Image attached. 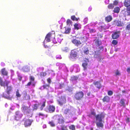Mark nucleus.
Instances as JSON below:
<instances>
[{
  "instance_id": "69168bd1",
  "label": "nucleus",
  "mask_w": 130,
  "mask_h": 130,
  "mask_svg": "<svg viewBox=\"0 0 130 130\" xmlns=\"http://www.w3.org/2000/svg\"><path fill=\"white\" fill-rule=\"evenodd\" d=\"M44 46L45 48H47L48 47V46L47 45H45V44L44 45Z\"/></svg>"
},
{
  "instance_id": "5701e85b",
  "label": "nucleus",
  "mask_w": 130,
  "mask_h": 130,
  "mask_svg": "<svg viewBox=\"0 0 130 130\" xmlns=\"http://www.w3.org/2000/svg\"><path fill=\"white\" fill-rule=\"evenodd\" d=\"M7 91L6 93H10V92L12 90V87L11 86H7Z\"/></svg>"
},
{
  "instance_id": "8fccbe9b",
  "label": "nucleus",
  "mask_w": 130,
  "mask_h": 130,
  "mask_svg": "<svg viewBox=\"0 0 130 130\" xmlns=\"http://www.w3.org/2000/svg\"><path fill=\"white\" fill-rule=\"evenodd\" d=\"M88 19L87 18H85L83 21V22L85 24L87 23L88 22Z\"/></svg>"
},
{
  "instance_id": "c9c22d12",
  "label": "nucleus",
  "mask_w": 130,
  "mask_h": 130,
  "mask_svg": "<svg viewBox=\"0 0 130 130\" xmlns=\"http://www.w3.org/2000/svg\"><path fill=\"white\" fill-rule=\"evenodd\" d=\"M58 123H59L62 124L64 122V121L63 119L58 118Z\"/></svg>"
},
{
  "instance_id": "6ab92c4d",
  "label": "nucleus",
  "mask_w": 130,
  "mask_h": 130,
  "mask_svg": "<svg viewBox=\"0 0 130 130\" xmlns=\"http://www.w3.org/2000/svg\"><path fill=\"white\" fill-rule=\"evenodd\" d=\"M110 98L108 96H105L102 99V101L103 102H108L110 101Z\"/></svg>"
},
{
  "instance_id": "2f4dec72",
  "label": "nucleus",
  "mask_w": 130,
  "mask_h": 130,
  "mask_svg": "<svg viewBox=\"0 0 130 130\" xmlns=\"http://www.w3.org/2000/svg\"><path fill=\"white\" fill-rule=\"evenodd\" d=\"M71 19L73 21H77L78 19H79V18H76L75 16L74 15L72 16L71 17Z\"/></svg>"
},
{
  "instance_id": "13d9d810",
  "label": "nucleus",
  "mask_w": 130,
  "mask_h": 130,
  "mask_svg": "<svg viewBox=\"0 0 130 130\" xmlns=\"http://www.w3.org/2000/svg\"><path fill=\"white\" fill-rule=\"evenodd\" d=\"M127 122H129V118H127L126 120Z\"/></svg>"
},
{
  "instance_id": "bb28decb",
  "label": "nucleus",
  "mask_w": 130,
  "mask_h": 130,
  "mask_svg": "<svg viewBox=\"0 0 130 130\" xmlns=\"http://www.w3.org/2000/svg\"><path fill=\"white\" fill-rule=\"evenodd\" d=\"M125 100L123 99H121L120 101V103L121 104V106L124 107L125 106V104L124 101Z\"/></svg>"
},
{
  "instance_id": "20e7f679",
  "label": "nucleus",
  "mask_w": 130,
  "mask_h": 130,
  "mask_svg": "<svg viewBox=\"0 0 130 130\" xmlns=\"http://www.w3.org/2000/svg\"><path fill=\"white\" fill-rule=\"evenodd\" d=\"M55 36V34L54 32H50L46 36L45 40L47 42H49L50 41L51 38H54Z\"/></svg>"
},
{
  "instance_id": "37998d69",
  "label": "nucleus",
  "mask_w": 130,
  "mask_h": 130,
  "mask_svg": "<svg viewBox=\"0 0 130 130\" xmlns=\"http://www.w3.org/2000/svg\"><path fill=\"white\" fill-rule=\"evenodd\" d=\"M74 28L76 29H77V30H78L79 29V27L78 25V24L76 23H75L74 25Z\"/></svg>"
},
{
  "instance_id": "f03ea898",
  "label": "nucleus",
  "mask_w": 130,
  "mask_h": 130,
  "mask_svg": "<svg viewBox=\"0 0 130 130\" xmlns=\"http://www.w3.org/2000/svg\"><path fill=\"white\" fill-rule=\"evenodd\" d=\"M124 4V6L127 8L126 11L124 10L122 11V13L125 17L130 16V0H125Z\"/></svg>"
},
{
  "instance_id": "052dcab7",
  "label": "nucleus",
  "mask_w": 130,
  "mask_h": 130,
  "mask_svg": "<svg viewBox=\"0 0 130 130\" xmlns=\"http://www.w3.org/2000/svg\"><path fill=\"white\" fill-rule=\"evenodd\" d=\"M91 93V92H89L88 93H87V96H89L90 95Z\"/></svg>"
},
{
  "instance_id": "9d476101",
  "label": "nucleus",
  "mask_w": 130,
  "mask_h": 130,
  "mask_svg": "<svg viewBox=\"0 0 130 130\" xmlns=\"http://www.w3.org/2000/svg\"><path fill=\"white\" fill-rule=\"evenodd\" d=\"M10 93H3L2 94V96L4 98L9 100H11L12 98L10 96Z\"/></svg>"
},
{
  "instance_id": "3c124183",
  "label": "nucleus",
  "mask_w": 130,
  "mask_h": 130,
  "mask_svg": "<svg viewBox=\"0 0 130 130\" xmlns=\"http://www.w3.org/2000/svg\"><path fill=\"white\" fill-rule=\"evenodd\" d=\"M115 73L116 75H120V73L119 71L118 70H116Z\"/></svg>"
},
{
  "instance_id": "de8ad7c7",
  "label": "nucleus",
  "mask_w": 130,
  "mask_h": 130,
  "mask_svg": "<svg viewBox=\"0 0 130 130\" xmlns=\"http://www.w3.org/2000/svg\"><path fill=\"white\" fill-rule=\"evenodd\" d=\"M113 94V92L112 91L110 90L108 92V94L110 96L111 95Z\"/></svg>"
},
{
  "instance_id": "7ed1b4c3",
  "label": "nucleus",
  "mask_w": 130,
  "mask_h": 130,
  "mask_svg": "<svg viewBox=\"0 0 130 130\" xmlns=\"http://www.w3.org/2000/svg\"><path fill=\"white\" fill-rule=\"evenodd\" d=\"M84 93L82 91L77 92L74 95V98L76 100H81L83 98Z\"/></svg>"
},
{
  "instance_id": "58836bf2",
  "label": "nucleus",
  "mask_w": 130,
  "mask_h": 130,
  "mask_svg": "<svg viewBox=\"0 0 130 130\" xmlns=\"http://www.w3.org/2000/svg\"><path fill=\"white\" fill-rule=\"evenodd\" d=\"M69 128L72 130H75V126L73 125H72L69 126Z\"/></svg>"
},
{
  "instance_id": "a18cd8bd",
  "label": "nucleus",
  "mask_w": 130,
  "mask_h": 130,
  "mask_svg": "<svg viewBox=\"0 0 130 130\" xmlns=\"http://www.w3.org/2000/svg\"><path fill=\"white\" fill-rule=\"evenodd\" d=\"M64 85V84L63 83L59 84V85L58 88L59 89H61L63 87Z\"/></svg>"
},
{
  "instance_id": "774afa93",
  "label": "nucleus",
  "mask_w": 130,
  "mask_h": 130,
  "mask_svg": "<svg viewBox=\"0 0 130 130\" xmlns=\"http://www.w3.org/2000/svg\"><path fill=\"white\" fill-rule=\"evenodd\" d=\"M58 117V116L57 115H56L54 116V117H55L56 118H57Z\"/></svg>"
},
{
  "instance_id": "72a5a7b5",
  "label": "nucleus",
  "mask_w": 130,
  "mask_h": 130,
  "mask_svg": "<svg viewBox=\"0 0 130 130\" xmlns=\"http://www.w3.org/2000/svg\"><path fill=\"white\" fill-rule=\"evenodd\" d=\"M78 79V77L77 76H73L71 77V80L72 81L77 80Z\"/></svg>"
},
{
  "instance_id": "49530a36",
  "label": "nucleus",
  "mask_w": 130,
  "mask_h": 130,
  "mask_svg": "<svg viewBox=\"0 0 130 130\" xmlns=\"http://www.w3.org/2000/svg\"><path fill=\"white\" fill-rule=\"evenodd\" d=\"M90 32V33H94L96 32V30L94 29H89Z\"/></svg>"
},
{
  "instance_id": "e2e57ef3",
  "label": "nucleus",
  "mask_w": 130,
  "mask_h": 130,
  "mask_svg": "<svg viewBox=\"0 0 130 130\" xmlns=\"http://www.w3.org/2000/svg\"><path fill=\"white\" fill-rule=\"evenodd\" d=\"M3 81L2 78L0 77V83Z\"/></svg>"
},
{
  "instance_id": "aec40b11",
  "label": "nucleus",
  "mask_w": 130,
  "mask_h": 130,
  "mask_svg": "<svg viewBox=\"0 0 130 130\" xmlns=\"http://www.w3.org/2000/svg\"><path fill=\"white\" fill-rule=\"evenodd\" d=\"M112 19V18L110 15H109L106 17L105 18V21L108 22H110Z\"/></svg>"
},
{
  "instance_id": "f8f14e48",
  "label": "nucleus",
  "mask_w": 130,
  "mask_h": 130,
  "mask_svg": "<svg viewBox=\"0 0 130 130\" xmlns=\"http://www.w3.org/2000/svg\"><path fill=\"white\" fill-rule=\"evenodd\" d=\"M55 106L53 105H50L48 106V110L49 112L52 113L55 112Z\"/></svg>"
},
{
  "instance_id": "b1692460",
  "label": "nucleus",
  "mask_w": 130,
  "mask_h": 130,
  "mask_svg": "<svg viewBox=\"0 0 130 130\" xmlns=\"http://www.w3.org/2000/svg\"><path fill=\"white\" fill-rule=\"evenodd\" d=\"M41 104V103L39 104H35L34 105L33 107V110H37L38 108V107L39 105Z\"/></svg>"
},
{
  "instance_id": "338daca9",
  "label": "nucleus",
  "mask_w": 130,
  "mask_h": 130,
  "mask_svg": "<svg viewBox=\"0 0 130 130\" xmlns=\"http://www.w3.org/2000/svg\"><path fill=\"white\" fill-rule=\"evenodd\" d=\"M24 94H25V97H26V96L27 95V93L26 92H25V93H24Z\"/></svg>"
},
{
  "instance_id": "dca6fc26",
  "label": "nucleus",
  "mask_w": 130,
  "mask_h": 130,
  "mask_svg": "<svg viewBox=\"0 0 130 130\" xmlns=\"http://www.w3.org/2000/svg\"><path fill=\"white\" fill-rule=\"evenodd\" d=\"M83 53L85 55H87L89 53V51L88 47L86 46H85L83 48Z\"/></svg>"
},
{
  "instance_id": "7c9ffc66",
  "label": "nucleus",
  "mask_w": 130,
  "mask_h": 130,
  "mask_svg": "<svg viewBox=\"0 0 130 130\" xmlns=\"http://www.w3.org/2000/svg\"><path fill=\"white\" fill-rule=\"evenodd\" d=\"M47 75L46 72H42L40 73V75L41 77H42L45 76Z\"/></svg>"
},
{
  "instance_id": "9b49d317",
  "label": "nucleus",
  "mask_w": 130,
  "mask_h": 130,
  "mask_svg": "<svg viewBox=\"0 0 130 130\" xmlns=\"http://www.w3.org/2000/svg\"><path fill=\"white\" fill-rule=\"evenodd\" d=\"M23 116L22 114L17 112L15 113V119L16 120L18 121Z\"/></svg>"
},
{
  "instance_id": "2eb2a0df",
  "label": "nucleus",
  "mask_w": 130,
  "mask_h": 130,
  "mask_svg": "<svg viewBox=\"0 0 130 130\" xmlns=\"http://www.w3.org/2000/svg\"><path fill=\"white\" fill-rule=\"evenodd\" d=\"M77 56V54L76 51H75L74 50H72L71 54L70 56L71 58H73L76 57Z\"/></svg>"
},
{
  "instance_id": "0e129e2a",
  "label": "nucleus",
  "mask_w": 130,
  "mask_h": 130,
  "mask_svg": "<svg viewBox=\"0 0 130 130\" xmlns=\"http://www.w3.org/2000/svg\"><path fill=\"white\" fill-rule=\"evenodd\" d=\"M122 92L123 93H125L126 92V91H125V90H123L122 91Z\"/></svg>"
},
{
  "instance_id": "680f3d73",
  "label": "nucleus",
  "mask_w": 130,
  "mask_h": 130,
  "mask_svg": "<svg viewBox=\"0 0 130 130\" xmlns=\"http://www.w3.org/2000/svg\"><path fill=\"white\" fill-rule=\"evenodd\" d=\"M99 48H100V50H103V47H102V46L100 47H99Z\"/></svg>"
},
{
  "instance_id": "a19ab883",
  "label": "nucleus",
  "mask_w": 130,
  "mask_h": 130,
  "mask_svg": "<svg viewBox=\"0 0 130 130\" xmlns=\"http://www.w3.org/2000/svg\"><path fill=\"white\" fill-rule=\"evenodd\" d=\"M70 30L71 28H67L66 29L64 33L66 34H69L70 33Z\"/></svg>"
},
{
  "instance_id": "1a4fd4ad",
  "label": "nucleus",
  "mask_w": 130,
  "mask_h": 130,
  "mask_svg": "<svg viewBox=\"0 0 130 130\" xmlns=\"http://www.w3.org/2000/svg\"><path fill=\"white\" fill-rule=\"evenodd\" d=\"M72 42L75 45L78 46L81 45L82 43L79 40L76 39H73L72 40Z\"/></svg>"
},
{
  "instance_id": "bf43d9fd",
  "label": "nucleus",
  "mask_w": 130,
  "mask_h": 130,
  "mask_svg": "<svg viewBox=\"0 0 130 130\" xmlns=\"http://www.w3.org/2000/svg\"><path fill=\"white\" fill-rule=\"evenodd\" d=\"M92 8H91V7H89L88 9V11H91L92 10Z\"/></svg>"
},
{
  "instance_id": "39448f33",
  "label": "nucleus",
  "mask_w": 130,
  "mask_h": 130,
  "mask_svg": "<svg viewBox=\"0 0 130 130\" xmlns=\"http://www.w3.org/2000/svg\"><path fill=\"white\" fill-rule=\"evenodd\" d=\"M57 101L58 104L62 106L66 103V98L64 96H61L59 97V99Z\"/></svg>"
},
{
  "instance_id": "4c0bfd02",
  "label": "nucleus",
  "mask_w": 130,
  "mask_h": 130,
  "mask_svg": "<svg viewBox=\"0 0 130 130\" xmlns=\"http://www.w3.org/2000/svg\"><path fill=\"white\" fill-rule=\"evenodd\" d=\"M48 124L52 127H54L55 126V124L53 121H49L48 122Z\"/></svg>"
},
{
  "instance_id": "f257e3e1",
  "label": "nucleus",
  "mask_w": 130,
  "mask_h": 130,
  "mask_svg": "<svg viewBox=\"0 0 130 130\" xmlns=\"http://www.w3.org/2000/svg\"><path fill=\"white\" fill-rule=\"evenodd\" d=\"M91 115L95 116L96 118V121H98L99 122H97L96 123V125L98 127H101L103 128V125L101 122L102 121V119L105 117V115L102 112L100 114L96 115V113L94 111H92L91 112Z\"/></svg>"
},
{
  "instance_id": "4d7b16f0",
  "label": "nucleus",
  "mask_w": 130,
  "mask_h": 130,
  "mask_svg": "<svg viewBox=\"0 0 130 130\" xmlns=\"http://www.w3.org/2000/svg\"><path fill=\"white\" fill-rule=\"evenodd\" d=\"M22 77L21 76H18V79L20 81L22 80Z\"/></svg>"
},
{
  "instance_id": "393cba45",
  "label": "nucleus",
  "mask_w": 130,
  "mask_h": 130,
  "mask_svg": "<svg viewBox=\"0 0 130 130\" xmlns=\"http://www.w3.org/2000/svg\"><path fill=\"white\" fill-rule=\"evenodd\" d=\"M61 128H59L60 130H68L67 126L65 125H61Z\"/></svg>"
},
{
  "instance_id": "603ef678",
  "label": "nucleus",
  "mask_w": 130,
  "mask_h": 130,
  "mask_svg": "<svg viewBox=\"0 0 130 130\" xmlns=\"http://www.w3.org/2000/svg\"><path fill=\"white\" fill-rule=\"evenodd\" d=\"M0 85L1 86L5 87V84L3 81L0 83Z\"/></svg>"
},
{
  "instance_id": "a878e982",
  "label": "nucleus",
  "mask_w": 130,
  "mask_h": 130,
  "mask_svg": "<svg viewBox=\"0 0 130 130\" xmlns=\"http://www.w3.org/2000/svg\"><path fill=\"white\" fill-rule=\"evenodd\" d=\"M120 10V8L118 7H116L114 8L113 11L114 13H118Z\"/></svg>"
},
{
  "instance_id": "ea45409f",
  "label": "nucleus",
  "mask_w": 130,
  "mask_h": 130,
  "mask_svg": "<svg viewBox=\"0 0 130 130\" xmlns=\"http://www.w3.org/2000/svg\"><path fill=\"white\" fill-rule=\"evenodd\" d=\"M16 96L17 97H20L21 96V95L19 93V90L18 89L16 92Z\"/></svg>"
},
{
  "instance_id": "c03bdc74",
  "label": "nucleus",
  "mask_w": 130,
  "mask_h": 130,
  "mask_svg": "<svg viewBox=\"0 0 130 130\" xmlns=\"http://www.w3.org/2000/svg\"><path fill=\"white\" fill-rule=\"evenodd\" d=\"M118 43V42L116 40H113L112 41V43L113 45H117Z\"/></svg>"
},
{
  "instance_id": "0eeeda50",
  "label": "nucleus",
  "mask_w": 130,
  "mask_h": 130,
  "mask_svg": "<svg viewBox=\"0 0 130 130\" xmlns=\"http://www.w3.org/2000/svg\"><path fill=\"white\" fill-rule=\"evenodd\" d=\"M23 120L24 121V124L26 127L30 126L32 122V121L29 119L25 120L23 119Z\"/></svg>"
},
{
  "instance_id": "f704fd0d",
  "label": "nucleus",
  "mask_w": 130,
  "mask_h": 130,
  "mask_svg": "<svg viewBox=\"0 0 130 130\" xmlns=\"http://www.w3.org/2000/svg\"><path fill=\"white\" fill-rule=\"evenodd\" d=\"M114 6L112 4H109L108 6V8L109 9H112L114 7Z\"/></svg>"
},
{
  "instance_id": "6e6d98bb",
  "label": "nucleus",
  "mask_w": 130,
  "mask_h": 130,
  "mask_svg": "<svg viewBox=\"0 0 130 130\" xmlns=\"http://www.w3.org/2000/svg\"><path fill=\"white\" fill-rule=\"evenodd\" d=\"M127 71L129 73H130V67H128L127 68Z\"/></svg>"
},
{
  "instance_id": "ddd939ff",
  "label": "nucleus",
  "mask_w": 130,
  "mask_h": 130,
  "mask_svg": "<svg viewBox=\"0 0 130 130\" xmlns=\"http://www.w3.org/2000/svg\"><path fill=\"white\" fill-rule=\"evenodd\" d=\"M120 32L119 31L114 32L111 36L112 38L114 39L118 38L119 36V34L120 33Z\"/></svg>"
},
{
  "instance_id": "412c9836",
  "label": "nucleus",
  "mask_w": 130,
  "mask_h": 130,
  "mask_svg": "<svg viewBox=\"0 0 130 130\" xmlns=\"http://www.w3.org/2000/svg\"><path fill=\"white\" fill-rule=\"evenodd\" d=\"M94 41H95V43L96 46L100 45L102 44V42L101 40L99 39L96 40H95Z\"/></svg>"
},
{
  "instance_id": "c756f323",
  "label": "nucleus",
  "mask_w": 130,
  "mask_h": 130,
  "mask_svg": "<svg viewBox=\"0 0 130 130\" xmlns=\"http://www.w3.org/2000/svg\"><path fill=\"white\" fill-rule=\"evenodd\" d=\"M125 29L126 31H128V32L130 33V23L127 25Z\"/></svg>"
},
{
  "instance_id": "4468645a",
  "label": "nucleus",
  "mask_w": 130,
  "mask_h": 130,
  "mask_svg": "<svg viewBox=\"0 0 130 130\" xmlns=\"http://www.w3.org/2000/svg\"><path fill=\"white\" fill-rule=\"evenodd\" d=\"M93 84L99 89H100L102 87V86L100 81L94 82L93 83Z\"/></svg>"
},
{
  "instance_id": "79ce46f5",
  "label": "nucleus",
  "mask_w": 130,
  "mask_h": 130,
  "mask_svg": "<svg viewBox=\"0 0 130 130\" xmlns=\"http://www.w3.org/2000/svg\"><path fill=\"white\" fill-rule=\"evenodd\" d=\"M66 23L67 25H70L72 24V22L70 19H68L67 20Z\"/></svg>"
},
{
  "instance_id": "6e6552de",
  "label": "nucleus",
  "mask_w": 130,
  "mask_h": 130,
  "mask_svg": "<svg viewBox=\"0 0 130 130\" xmlns=\"http://www.w3.org/2000/svg\"><path fill=\"white\" fill-rule=\"evenodd\" d=\"M30 81L28 83L27 85H26V86H29L32 84V85L35 86V84L34 83L35 81V78L32 76H29Z\"/></svg>"
},
{
  "instance_id": "e433bc0d",
  "label": "nucleus",
  "mask_w": 130,
  "mask_h": 130,
  "mask_svg": "<svg viewBox=\"0 0 130 130\" xmlns=\"http://www.w3.org/2000/svg\"><path fill=\"white\" fill-rule=\"evenodd\" d=\"M44 89H46L48 90V88L50 87V85L48 84L43 85L42 86Z\"/></svg>"
},
{
  "instance_id": "c85d7f7f",
  "label": "nucleus",
  "mask_w": 130,
  "mask_h": 130,
  "mask_svg": "<svg viewBox=\"0 0 130 130\" xmlns=\"http://www.w3.org/2000/svg\"><path fill=\"white\" fill-rule=\"evenodd\" d=\"M45 101H44L43 102L40 107V109L41 110H42L43 109V108L45 106Z\"/></svg>"
},
{
  "instance_id": "09e8293b",
  "label": "nucleus",
  "mask_w": 130,
  "mask_h": 130,
  "mask_svg": "<svg viewBox=\"0 0 130 130\" xmlns=\"http://www.w3.org/2000/svg\"><path fill=\"white\" fill-rule=\"evenodd\" d=\"M118 4V2L116 0H115L113 2V5L116 6Z\"/></svg>"
},
{
  "instance_id": "864d4df0",
  "label": "nucleus",
  "mask_w": 130,
  "mask_h": 130,
  "mask_svg": "<svg viewBox=\"0 0 130 130\" xmlns=\"http://www.w3.org/2000/svg\"><path fill=\"white\" fill-rule=\"evenodd\" d=\"M47 81L48 83L49 84H50L51 82V79L50 78L47 79Z\"/></svg>"
},
{
  "instance_id": "5fc2aeb1",
  "label": "nucleus",
  "mask_w": 130,
  "mask_h": 130,
  "mask_svg": "<svg viewBox=\"0 0 130 130\" xmlns=\"http://www.w3.org/2000/svg\"><path fill=\"white\" fill-rule=\"evenodd\" d=\"M10 83V82L9 81H7L6 82V86H8V84Z\"/></svg>"
},
{
  "instance_id": "473e14b6",
  "label": "nucleus",
  "mask_w": 130,
  "mask_h": 130,
  "mask_svg": "<svg viewBox=\"0 0 130 130\" xmlns=\"http://www.w3.org/2000/svg\"><path fill=\"white\" fill-rule=\"evenodd\" d=\"M116 25L117 26L120 27L122 26V23L121 21H117Z\"/></svg>"
},
{
  "instance_id": "a211bd4d",
  "label": "nucleus",
  "mask_w": 130,
  "mask_h": 130,
  "mask_svg": "<svg viewBox=\"0 0 130 130\" xmlns=\"http://www.w3.org/2000/svg\"><path fill=\"white\" fill-rule=\"evenodd\" d=\"M1 74L7 76L8 74V72L6 70L5 68L2 69L1 70Z\"/></svg>"
},
{
  "instance_id": "f3484780",
  "label": "nucleus",
  "mask_w": 130,
  "mask_h": 130,
  "mask_svg": "<svg viewBox=\"0 0 130 130\" xmlns=\"http://www.w3.org/2000/svg\"><path fill=\"white\" fill-rule=\"evenodd\" d=\"M63 112L64 114L67 115H71L72 114L71 110L68 108L65 109Z\"/></svg>"
},
{
  "instance_id": "423d86ee",
  "label": "nucleus",
  "mask_w": 130,
  "mask_h": 130,
  "mask_svg": "<svg viewBox=\"0 0 130 130\" xmlns=\"http://www.w3.org/2000/svg\"><path fill=\"white\" fill-rule=\"evenodd\" d=\"M89 62V60L87 58H85L84 62L82 64V66L84 70L85 71L87 69L88 66V62Z\"/></svg>"
},
{
  "instance_id": "4be33fe9",
  "label": "nucleus",
  "mask_w": 130,
  "mask_h": 130,
  "mask_svg": "<svg viewBox=\"0 0 130 130\" xmlns=\"http://www.w3.org/2000/svg\"><path fill=\"white\" fill-rule=\"evenodd\" d=\"M22 110L23 111L27 110V113H29L30 111V109H29L28 107L27 106H23L22 107Z\"/></svg>"
},
{
  "instance_id": "cd10ccee",
  "label": "nucleus",
  "mask_w": 130,
  "mask_h": 130,
  "mask_svg": "<svg viewBox=\"0 0 130 130\" xmlns=\"http://www.w3.org/2000/svg\"><path fill=\"white\" fill-rule=\"evenodd\" d=\"M39 117H40L42 116L45 118H47V115H45L43 113L41 112H39L38 115Z\"/></svg>"
}]
</instances>
